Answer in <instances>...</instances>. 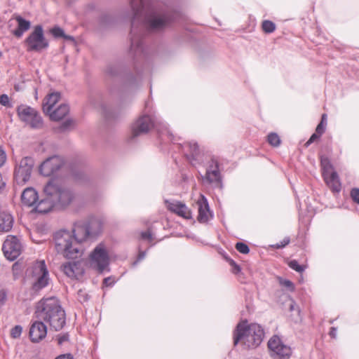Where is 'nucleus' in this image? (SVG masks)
I'll return each instance as SVG.
<instances>
[{"instance_id":"1","label":"nucleus","mask_w":359,"mask_h":359,"mask_svg":"<svg viewBox=\"0 0 359 359\" xmlns=\"http://www.w3.org/2000/svg\"><path fill=\"white\" fill-rule=\"evenodd\" d=\"M130 5L133 12L130 52L138 57L144 52L142 41L144 32H162L177 21L180 15L154 0H130Z\"/></svg>"},{"instance_id":"2","label":"nucleus","mask_w":359,"mask_h":359,"mask_svg":"<svg viewBox=\"0 0 359 359\" xmlns=\"http://www.w3.org/2000/svg\"><path fill=\"white\" fill-rule=\"evenodd\" d=\"M72 231L74 238L67 231L57 232L55 236L57 252L68 259L76 258L79 253L78 244L74 243V240L76 241L78 243H81L88 236H92L86 222H76L74 225Z\"/></svg>"},{"instance_id":"3","label":"nucleus","mask_w":359,"mask_h":359,"mask_svg":"<svg viewBox=\"0 0 359 359\" xmlns=\"http://www.w3.org/2000/svg\"><path fill=\"white\" fill-rule=\"evenodd\" d=\"M35 314L37 319L48 323L56 331L61 330L65 324V311L55 297L40 301Z\"/></svg>"},{"instance_id":"4","label":"nucleus","mask_w":359,"mask_h":359,"mask_svg":"<svg viewBox=\"0 0 359 359\" xmlns=\"http://www.w3.org/2000/svg\"><path fill=\"white\" fill-rule=\"evenodd\" d=\"M264 336V330L259 324L241 323L238 324L234 331L233 344L241 343L244 348H254L262 343Z\"/></svg>"},{"instance_id":"5","label":"nucleus","mask_w":359,"mask_h":359,"mask_svg":"<svg viewBox=\"0 0 359 359\" xmlns=\"http://www.w3.org/2000/svg\"><path fill=\"white\" fill-rule=\"evenodd\" d=\"M153 127L156 128L162 140L175 141L174 136L169 130L167 124L149 115H143L136 120L133 124L132 133L133 136L136 137L141 134L148 133Z\"/></svg>"},{"instance_id":"6","label":"nucleus","mask_w":359,"mask_h":359,"mask_svg":"<svg viewBox=\"0 0 359 359\" xmlns=\"http://www.w3.org/2000/svg\"><path fill=\"white\" fill-rule=\"evenodd\" d=\"M43 191L53 199L55 205L62 208L68 206L74 199V192L56 180H50L44 187Z\"/></svg>"},{"instance_id":"7","label":"nucleus","mask_w":359,"mask_h":359,"mask_svg":"<svg viewBox=\"0 0 359 359\" xmlns=\"http://www.w3.org/2000/svg\"><path fill=\"white\" fill-rule=\"evenodd\" d=\"M31 276L33 280L32 289L39 292L49 283V273L44 260L37 261L31 267Z\"/></svg>"},{"instance_id":"8","label":"nucleus","mask_w":359,"mask_h":359,"mask_svg":"<svg viewBox=\"0 0 359 359\" xmlns=\"http://www.w3.org/2000/svg\"><path fill=\"white\" fill-rule=\"evenodd\" d=\"M25 43L29 52H41L49 46V42L44 36L43 27L40 25L34 27Z\"/></svg>"},{"instance_id":"9","label":"nucleus","mask_w":359,"mask_h":359,"mask_svg":"<svg viewBox=\"0 0 359 359\" xmlns=\"http://www.w3.org/2000/svg\"><path fill=\"white\" fill-rule=\"evenodd\" d=\"M17 114L21 121L32 128H41L43 120L39 112L34 108L26 104H20L17 107Z\"/></svg>"},{"instance_id":"10","label":"nucleus","mask_w":359,"mask_h":359,"mask_svg":"<svg viewBox=\"0 0 359 359\" xmlns=\"http://www.w3.org/2000/svg\"><path fill=\"white\" fill-rule=\"evenodd\" d=\"M34 165V159L29 156L24 157L18 163H16L14 178L18 184L23 185L29 180Z\"/></svg>"},{"instance_id":"11","label":"nucleus","mask_w":359,"mask_h":359,"mask_svg":"<svg viewBox=\"0 0 359 359\" xmlns=\"http://www.w3.org/2000/svg\"><path fill=\"white\" fill-rule=\"evenodd\" d=\"M109 264L108 252L103 243H100L90 254V264L99 272L106 270Z\"/></svg>"},{"instance_id":"12","label":"nucleus","mask_w":359,"mask_h":359,"mask_svg":"<svg viewBox=\"0 0 359 359\" xmlns=\"http://www.w3.org/2000/svg\"><path fill=\"white\" fill-rule=\"evenodd\" d=\"M2 250L6 259L13 261L21 254L22 245L17 236L9 235L4 242Z\"/></svg>"},{"instance_id":"13","label":"nucleus","mask_w":359,"mask_h":359,"mask_svg":"<svg viewBox=\"0 0 359 359\" xmlns=\"http://www.w3.org/2000/svg\"><path fill=\"white\" fill-rule=\"evenodd\" d=\"M268 347L273 359H287L292 353L290 347L284 344L277 336L269 339Z\"/></svg>"},{"instance_id":"14","label":"nucleus","mask_w":359,"mask_h":359,"mask_svg":"<svg viewBox=\"0 0 359 359\" xmlns=\"http://www.w3.org/2000/svg\"><path fill=\"white\" fill-rule=\"evenodd\" d=\"M64 165L63 159L59 156H53L46 158L40 165V173L46 177L55 175Z\"/></svg>"},{"instance_id":"15","label":"nucleus","mask_w":359,"mask_h":359,"mask_svg":"<svg viewBox=\"0 0 359 359\" xmlns=\"http://www.w3.org/2000/svg\"><path fill=\"white\" fill-rule=\"evenodd\" d=\"M61 270L71 278L79 279L84 273L82 263L79 261L68 262L61 266Z\"/></svg>"},{"instance_id":"16","label":"nucleus","mask_w":359,"mask_h":359,"mask_svg":"<svg viewBox=\"0 0 359 359\" xmlns=\"http://www.w3.org/2000/svg\"><path fill=\"white\" fill-rule=\"evenodd\" d=\"M204 182L208 184H219L222 181V176L219 168V163L215 160H212L208 165L204 177Z\"/></svg>"},{"instance_id":"17","label":"nucleus","mask_w":359,"mask_h":359,"mask_svg":"<svg viewBox=\"0 0 359 359\" xmlns=\"http://www.w3.org/2000/svg\"><path fill=\"white\" fill-rule=\"evenodd\" d=\"M47 334V327L43 320H37L34 321L29 329V337L33 342H39L46 337Z\"/></svg>"},{"instance_id":"18","label":"nucleus","mask_w":359,"mask_h":359,"mask_svg":"<svg viewBox=\"0 0 359 359\" xmlns=\"http://www.w3.org/2000/svg\"><path fill=\"white\" fill-rule=\"evenodd\" d=\"M197 205L198 209V221L201 223L208 222L212 217V215L210 210L208 200L203 195L201 194L200 198L197 201Z\"/></svg>"},{"instance_id":"19","label":"nucleus","mask_w":359,"mask_h":359,"mask_svg":"<svg viewBox=\"0 0 359 359\" xmlns=\"http://www.w3.org/2000/svg\"><path fill=\"white\" fill-rule=\"evenodd\" d=\"M167 208L169 210L175 212L177 215L185 218L190 219L191 217V212L188 207L184 204L179 201H165Z\"/></svg>"},{"instance_id":"20","label":"nucleus","mask_w":359,"mask_h":359,"mask_svg":"<svg viewBox=\"0 0 359 359\" xmlns=\"http://www.w3.org/2000/svg\"><path fill=\"white\" fill-rule=\"evenodd\" d=\"M13 20L17 22V27L12 31V34L17 38H21L30 29L31 22L19 15H14Z\"/></svg>"},{"instance_id":"21","label":"nucleus","mask_w":359,"mask_h":359,"mask_svg":"<svg viewBox=\"0 0 359 359\" xmlns=\"http://www.w3.org/2000/svg\"><path fill=\"white\" fill-rule=\"evenodd\" d=\"M13 217L6 210L0 208V231H9L13 224Z\"/></svg>"},{"instance_id":"22","label":"nucleus","mask_w":359,"mask_h":359,"mask_svg":"<svg viewBox=\"0 0 359 359\" xmlns=\"http://www.w3.org/2000/svg\"><path fill=\"white\" fill-rule=\"evenodd\" d=\"M182 148V151L189 161L193 163V161L196 159L197 156L199 154L198 145L196 142H186L184 144H180Z\"/></svg>"},{"instance_id":"23","label":"nucleus","mask_w":359,"mask_h":359,"mask_svg":"<svg viewBox=\"0 0 359 359\" xmlns=\"http://www.w3.org/2000/svg\"><path fill=\"white\" fill-rule=\"evenodd\" d=\"M38 194L36 190L32 187L25 189L22 195L21 201L23 205L31 207L36 204L38 201Z\"/></svg>"},{"instance_id":"24","label":"nucleus","mask_w":359,"mask_h":359,"mask_svg":"<svg viewBox=\"0 0 359 359\" xmlns=\"http://www.w3.org/2000/svg\"><path fill=\"white\" fill-rule=\"evenodd\" d=\"M324 180L327 186L334 192H339L341 190V183L337 173L334 171L327 174V172L323 175Z\"/></svg>"},{"instance_id":"25","label":"nucleus","mask_w":359,"mask_h":359,"mask_svg":"<svg viewBox=\"0 0 359 359\" xmlns=\"http://www.w3.org/2000/svg\"><path fill=\"white\" fill-rule=\"evenodd\" d=\"M60 93L55 92L48 94L43 103V111L45 114L50 112L60 100Z\"/></svg>"},{"instance_id":"26","label":"nucleus","mask_w":359,"mask_h":359,"mask_svg":"<svg viewBox=\"0 0 359 359\" xmlns=\"http://www.w3.org/2000/svg\"><path fill=\"white\" fill-rule=\"evenodd\" d=\"M69 107L66 104H60L55 109H52L47 114L49 116L52 121H60L68 114Z\"/></svg>"},{"instance_id":"27","label":"nucleus","mask_w":359,"mask_h":359,"mask_svg":"<svg viewBox=\"0 0 359 359\" xmlns=\"http://www.w3.org/2000/svg\"><path fill=\"white\" fill-rule=\"evenodd\" d=\"M55 205L53 199L46 195V198L41 200L35 207V210L39 213L48 212Z\"/></svg>"},{"instance_id":"28","label":"nucleus","mask_w":359,"mask_h":359,"mask_svg":"<svg viewBox=\"0 0 359 359\" xmlns=\"http://www.w3.org/2000/svg\"><path fill=\"white\" fill-rule=\"evenodd\" d=\"M86 224L89 227L92 236H97L101 232L102 222L99 218H91Z\"/></svg>"},{"instance_id":"29","label":"nucleus","mask_w":359,"mask_h":359,"mask_svg":"<svg viewBox=\"0 0 359 359\" xmlns=\"http://www.w3.org/2000/svg\"><path fill=\"white\" fill-rule=\"evenodd\" d=\"M50 32L53 34V36L55 38L63 37L67 39L74 40V38L72 36L65 35L63 29L59 27H53V29H51Z\"/></svg>"},{"instance_id":"30","label":"nucleus","mask_w":359,"mask_h":359,"mask_svg":"<svg viewBox=\"0 0 359 359\" xmlns=\"http://www.w3.org/2000/svg\"><path fill=\"white\" fill-rule=\"evenodd\" d=\"M267 141L273 147H278L280 144V137L276 133H271L267 136Z\"/></svg>"},{"instance_id":"31","label":"nucleus","mask_w":359,"mask_h":359,"mask_svg":"<svg viewBox=\"0 0 359 359\" xmlns=\"http://www.w3.org/2000/svg\"><path fill=\"white\" fill-rule=\"evenodd\" d=\"M262 27L265 33H272L276 29V25L270 20H264L262 22Z\"/></svg>"},{"instance_id":"32","label":"nucleus","mask_w":359,"mask_h":359,"mask_svg":"<svg viewBox=\"0 0 359 359\" xmlns=\"http://www.w3.org/2000/svg\"><path fill=\"white\" fill-rule=\"evenodd\" d=\"M74 125V122L72 119H68L61 123V125L57 128V131L62 133L70 130Z\"/></svg>"},{"instance_id":"33","label":"nucleus","mask_w":359,"mask_h":359,"mask_svg":"<svg viewBox=\"0 0 359 359\" xmlns=\"http://www.w3.org/2000/svg\"><path fill=\"white\" fill-rule=\"evenodd\" d=\"M120 68L116 65H109L107 67L105 72L107 75L115 76L118 74Z\"/></svg>"},{"instance_id":"34","label":"nucleus","mask_w":359,"mask_h":359,"mask_svg":"<svg viewBox=\"0 0 359 359\" xmlns=\"http://www.w3.org/2000/svg\"><path fill=\"white\" fill-rule=\"evenodd\" d=\"M321 165L323 167V175H325V174L327 172V174L333 172L332 170V165L330 164V161L327 158H322L321 159Z\"/></svg>"},{"instance_id":"35","label":"nucleus","mask_w":359,"mask_h":359,"mask_svg":"<svg viewBox=\"0 0 359 359\" xmlns=\"http://www.w3.org/2000/svg\"><path fill=\"white\" fill-rule=\"evenodd\" d=\"M288 266L293 270L302 273L304 271V267L299 265L298 262L295 259L291 260L288 262Z\"/></svg>"},{"instance_id":"36","label":"nucleus","mask_w":359,"mask_h":359,"mask_svg":"<svg viewBox=\"0 0 359 359\" xmlns=\"http://www.w3.org/2000/svg\"><path fill=\"white\" fill-rule=\"evenodd\" d=\"M236 249L242 254H248L250 252L249 247L244 243H237L236 244Z\"/></svg>"},{"instance_id":"37","label":"nucleus","mask_w":359,"mask_h":359,"mask_svg":"<svg viewBox=\"0 0 359 359\" xmlns=\"http://www.w3.org/2000/svg\"><path fill=\"white\" fill-rule=\"evenodd\" d=\"M22 326L21 325H15L11 330V336L14 339L19 338L22 334Z\"/></svg>"},{"instance_id":"38","label":"nucleus","mask_w":359,"mask_h":359,"mask_svg":"<svg viewBox=\"0 0 359 359\" xmlns=\"http://www.w3.org/2000/svg\"><path fill=\"white\" fill-rule=\"evenodd\" d=\"M0 104L9 108L13 107L12 104L10 102V99L6 94H2L0 95Z\"/></svg>"},{"instance_id":"39","label":"nucleus","mask_w":359,"mask_h":359,"mask_svg":"<svg viewBox=\"0 0 359 359\" xmlns=\"http://www.w3.org/2000/svg\"><path fill=\"white\" fill-rule=\"evenodd\" d=\"M352 200L357 204H359V188H353L350 193Z\"/></svg>"},{"instance_id":"40","label":"nucleus","mask_w":359,"mask_h":359,"mask_svg":"<svg viewBox=\"0 0 359 359\" xmlns=\"http://www.w3.org/2000/svg\"><path fill=\"white\" fill-rule=\"evenodd\" d=\"M6 296L7 294L6 290L0 287V307L4 304Z\"/></svg>"},{"instance_id":"41","label":"nucleus","mask_w":359,"mask_h":359,"mask_svg":"<svg viewBox=\"0 0 359 359\" xmlns=\"http://www.w3.org/2000/svg\"><path fill=\"white\" fill-rule=\"evenodd\" d=\"M290 238L285 237L282 241L276 245V248H282L286 246L290 243Z\"/></svg>"},{"instance_id":"42","label":"nucleus","mask_w":359,"mask_h":359,"mask_svg":"<svg viewBox=\"0 0 359 359\" xmlns=\"http://www.w3.org/2000/svg\"><path fill=\"white\" fill-rule=\"evenodd\" d=\"M115 283V280L112 277H107L104 279L103 284L105 286H112Z\"/></svg>"},{"instance_id":"43","label":"nucleus","mask_w":359,"mask_h":359,"mask_svg":"<svg viewBox=\"0 0 359 359\" xmlns=\"http://www.w3.org/2000/svg\"><path fill=\"white\" fill-rule=\"evenodd\" d=\"M325 130V125L323 123V122H320L316 127V132L319 134L322 135Z\"/></svg>"},{"instance_id":"44","label":"nucleus","mask_w":359,"mask_h":359,"mask_svg":"<svg viewBox=\"0 0 359 359\" xmlns=\"http://www.w3.org/2000/svg\"><path fill=\"white\" fill-rule=\"evenodd\" d=\"M6 161V154L4 150L0 149V168L5 163Z\"/></svg>"},{"instance_id":"45","label":"nucleus","mask_w":359,"mask_h":359,"mask_svg":"<svg viewBox=\"0 0 359 359\" xmlns=\"http://www.w3.org/2000/svg\"><path fill=\"white\" fill-rule=\"evenodd\" d=\"M320 135L318 134L316 132L315 133H313L311 137L309 138V140L306 142V146H309V144H311V143H313L315 140H316L317 139H318L320 137Z\"/></svg>"},{"instance_id":"46","label":"nucleus","mask_w":359,"mask_h":359,"mask_svg":"<svg viewBox=\"0 0 359 359\" xmlns=\"http://www.w3.org/2000/svg\"><path fill=\"white\" fill-rule=\"evenodd\" d=\"M145 256H146V252L140 251L138 254L137 260L133 262V265L135 266L136 264H137V263L139 262H140L141 260L144 259Z\"/></svg>"},{"instance_id":"47","label":"nucleus","mask_w":359,"mask_h":359,"mask_svg":"<svg viewBox=\"0 0 359 359\" xmlns=\"http://www.w3.org/2000/svg\"><path fill=\"white\" fill-rule=\"evenodd\" d=\"M141 236L143 239H147L149 241L152 240V234L149 230L144 232H142Z\"/></svg>"},{"instance_id":"48","label":"nucleus","mask_w":359,"mask_h":359,"mask_svg":"<svg viewBox=\"0 0 359 359\" xmlns=\"http://www.w3.org/2000/svg\"><path fill=\"white\" fill-rule=\"evenodd\" d=\"M69 340V335L68 334H62L61 336H59L57 338V342L58 344L61 345L64 342L67 341Z\"/></svg>"},{"instance_id":"49","label":"nucleus","mask_w":359,"mask_h":359,"mask_svg":"<svg viewBox=\"0 0 359 359\" xmlns=\"http://www.w3.org/2000/svg\"><path fill=\"white\" fill-rule=\"evenodd\" d=\"M55 359H74L73 355L70 353L60 355Z\"/></svg>"},{"instance_id":"50","label":"nucleus","mask_w":359,"mask_h":359,"mask_svg":"<svg viewBox=\"0 0 359 359\" xmlns=\"http://www.w3.org/2000/svg\"><path fill=\"white\" fill-rule=\"evenodd\" d=\"M6 180L2 177L1 174L0 173V192L4 189L6 187Z\"/></svg>"},{"instance_id":"51","label":"nucleus","mask_w":359,"mask_h":359,"mask_svg":"<svg viewBox=\"0 0 359 359\" xmlns=\"http://www.w3.org/2000/svg\"><path fill=\"white\" fill-rule=\"evenodd\" d=\"M283 285H284L285 286H286L287 287H289V288L293 289V283H292L290 280H285L283 282Z\"/></svg>"},{"instance_id":"52","label":"nucleus","mask_w":359,"mask_h":359,"mask_svg":"<svg viewBox=\"0 0 359 359\" xmlns=\"http://www.w3.org/2000/svg\"><path fill=\"white\" fill-rule=\"evenodd\" d=\"M330 335L332 338H336V337H337V329L335 327H331V330H330Z\"/></svg>"},{"instance_id":"53","label":"nucleus","mask_w":359,"mask_h":359,"mask_svg":"<svg viewBox=\"0 0 359 359\" xmlns=\"http://www.w3.org/2000/svg\"><path fill=\"white\" fill-rule=\"evenodd\" d=\"M241 271V267L238 264H235L234 267L232 268V272L233 273H238Z\"/></svg>"},{"instance_id":"54","label":"nucleus","mask_w":359,"mask_h":359,"mask_svg":"<svg viewBox=\"0 0 359 359\" xmlns=\"http://www.w3.org/2000/svg\"><path fill=\"white\" fill-rule=\"evenodd\" d=\"M327 116L326 114H323L322 115V119H321V121L320 122H323V124L326 125L327 123V118H326Z\"/></svg>"},{"instance_id":"55","label":"nucleus","mask_w":359,"mask_h":359,"mask_svg":"<svg viewBox=\"0 0 359 359\" xmlns=\"http://www.w3.org/2000/svg\"><path fill=\"white\" fill-rule=\"evenodd\" d=\"M229 264L232 267H234L235 264H237L233 260L230 259Z\"/></svg>"},{"instance_id":"56","label":"nucleus","mask_w":359,"mask_h":359,"mask_svg":"<svg viewBox=\"0 0 359 359\" xmlns=\"http://www.w3.org/2000/svg\"><path fill=\"white\" fill-rule=\"evenodd\" d=\"M295 304L294 303L291 304L290 306V311H293L294 309Z\"/></svg>"}]
</instances>
